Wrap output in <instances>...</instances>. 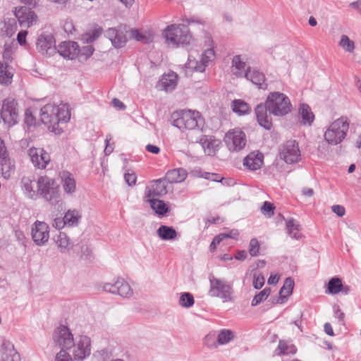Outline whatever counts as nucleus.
Instances as JSON below:
<instances>
[{
  "label": "nucleus",
  "mask_w": 361,
  "mask_h": 361,
  "mask_svg": "<svg viewBox=\"0 0 361 361\" xmlns=\"http://www.w3.org/2000/svg\"><path fill=\"white\" fill-rule=\"evenodd\" d=\"M292 105L285 94L279 92L269 93L264 104H259L255 108L258 123L267 130L272 127L271 115L281 117L290 112Z\"/></svg>",
  "instance_id": "1"
},
{
  "label": "nucleus",
  "mask_w": 361,
  "mask_h": 361,
  "mask_svg": "<svg viewBox=\"0 0 361 361\" xmlns=\"http://www.w3.org/2000/svg\"><path fill=\"white\" fill-rule=\"evenodd\" d=\"M70 118L71 114L67 104H61L58 106L47 104L40 109V121L51 132L57 135L63 132L59 123H67Z\"/></svg>",
  "instance_id": "2"
},
{
  "label": "nucleus",
  "mask_w": 361,
  "mask_h": 361,
  "mask_svg": "<svg viewBox=\"0 0 361 361\" xmlns=\"http://www.w3.org/2000/svg\"><path fill=\"white\" fill-rule=\"evenodd\" d=\"M171 123L181 131L185 130H202L204 125V118L200 112L192 110L173 112L171 114Z\"/></svg>",
  "instance_id": "3"
},
{
  "label": "nucleus",
  "mask_w": 361,
  "mask_h": 361,
  "mask_svg": "<svg viewBox=\"0 0 361 361\" xmlns=\"http://www.w3.org/2000/svg\"><path fill=\"white\" fill-rule=\"evenodd\" d=\"M209 289L208 294L210 297L220 298L223 302L234 301L233 283L225 279L216 278L209 275Z\"/></svg>",
  "instance_id": "4"
},
{
  "label": "nucleus",
  "mask_w": 361,
  "mask_h": 361,
  "mask_svg": "<svg viewBox=\"0 0 361 361\" xmlns=\"http://www.w3.org/2000/svg\"><path fill=\"white\" fill-rule=\"evenodd\" d=\"M163 36L168 44L173 46H186L192 40L188 27L183 24H171L163 31Z\"/></svg>",
  "instance_id": "5"
},
{
  "label": "nucleus",
  "mask_w": 361,
  "mask_h": 361,
  "mask_svg": "<svg viewBox=\"0 0 361 361\" xmlns=\"http://www.w3.org/2000/svg\"><path fill=\"white\" fill-rule=\"evenodd\" d=\"M350 121L345 116H341L333 121L324 133V140L330 145H338L347 136Z\"/></svg>",
  "instance_id": "6"
},
{
  "label": "nucleus",
  "mask_w": 361,
  "mask_h": 361,
  "mask_svg": "<svg viewBox=\"0 0 361 361\" xmlns=\"http://www.w3.org/2000/svg\"><path fill=\"white\" fill-rule=\"evenodd\" d=\"M37 195L42 196L49 202L55 201L59 197V187L54 179L47 176H41L37 180Z\"/></svg>",
  "instance_id": "7"
},
{
  "label": "nucleus",
  "mask_w": 361,
  "mask_h": 361,
  "mask_svg": "<svg viewBox=\"0 0 361 361\" xmlns=\"http://www.w3.org/2000/svg\"><path fill=\"white\" fill-rule=\"evenodd\" d=\"M72 353L74 359L82 361L90 356L91 353V340L85 335H80L73 340L71 345Z\"/></svg>",
  "instance_id": "8"
},
{
  "label": "nucleus",
  "mask_w": 361,
  "mask_h": 361,
  "mask_svg": "<svg viewBox=\"0 0 361 361\" xmlns=\"http://www.w3.org/2000/svg\"><path fill=\"white\" fill-rule=\"evenodd\" d=\"M53 340L55 344L61 348V350H68L73 345L74 338L68 326L60 325L53 334Z\"/></svg>",
  "instance_id": "9"
},
{
  "label": "nucleus",
  "mask_w": 361,
  "mask_h": 361,
  "mask_svg": "<svg viewBox=\"0 0 361 361\" xmlns=\"http://www.w3.org/2000/svg\"><path fill=\"white\" fill-rule=\"evenodd\" d=\"M17 102L13 99H6L3 102L1 117L4 122L11 127L17 123L18 119V111Z\"/></svg>",
  "instance_id": "10"
},
{
  "label": "nucleus",
  "mask_w": 361,
  "mask_h": 361,
  "mask_svg": "<svg viewBox=\"0 0 361 361\" xmlns=\"http://www.w3.org/2000/svg\"><path fill=\"white\" fill-rule=\"evenodd\" d=\"M280 157L287 164H293L300 160L301 154L298 142L288 140L280 148Z\"/></svg>",
  "instance_id": "11"
},
{
  "label": "nucleus",
  "mask_w": 361,
  "mask_h": 361,
  "mask_svg": "<svg viewBox=\"0 0 361 361\" xmlns=\"http://www.w3.org/2000/svg\"><path fill=\"white\" fill-rule=\"evenodd\" d=\"M225 142L229 150L240 151L246 145L245 133L240 129L231 130L226 134Z\"/></svg>",
  "instance_id": "12"
},
{
  "label": "nucleus",
  "mask_w": 361,
  "mask_h": 361,
  "mask_svg": "<svg viewBox=\"0 0 361 361\" xmlns=\"http://www.w3.org/2000/svg\"><path fill=\"white\" fill-rule=\"evenodd\" d=\"M214 57V50L212 48H209L202 53L200 61H197L194 57L189 55L185 66L187 68L192 69L195 71L203 72L208 66L209 62L212 61Z\"/></svg>",
  "instance_id": "13"
},
{
  "label": "nucleus",
  "mask_w": 361,
  "mask_h": 361,
  "mask_svg": "<svg viewBox=\"0 0 361 361\" xmlns=\"http://www.w3.org/2000/svg\"><path fill=\"white\" fill-rule=\"evenodd\" d=\"M103 290L123 298H130L133 294L128 283L121 278L117 279L114 283H105L103 285Z\"/></svg>",
  "instance_id": "14"
},
{
  "label": "nucleus",
  "mask_w": 361,
  "mask_h": 361,
  "mask_svg": "<svg viewBox=\"0 0 361 361\" xmlns=\"http://www.w3.org/2000/svg\"><path fill=\"white\" fill-rule=\"evenodd\" d=\"M0 170L1 176L8 179L15 170L14 162L9 157L8 152L3 140L0 138Z\"/></svg>",
  "instance_id": "15"
},
{
  "label": "nucleus",
  "mask_w": 361,
  "mask_h": 361,
  "mask_svg": "<svg viewBox=\"0 0 361 361\" xmlns=\"http://www.w3.org/2000/svg\"><path fill=\"white\" fill-rule=\"evenodd\" d=\"M27 154L34 166L39 169H45L51 161L49 154L43 148H30Z\"/></svg>",
  "instance_id": "16"
},
{
  "label": "nucleus",
  "mask_w": 361,
  "mask_h": 361,
  "mask_svg": "<svg viewBox=\"0 0 361 361\" xmlns=\"http://www.w3.org/2000/svg\"><path fill=\"white\" fill-rule=\"evenodd\" d=\"M31 234L36 245H44L49 238V227L44 221H36L32 226Z\"/></svg>",
  "instance_id": "17"
},
{
  "label": "nucleus",
  "mask_w": 361,
  "mask_h": 361,
  "mask_svg": "<svg viewBox=\"0 0 361 361\" xmlns=\"http://www.w3.org/2000/svg\"><path fill=\"white\" fill-rule=\"evenodd\" d=\"M37 49L42 55L51 56L56 52L55 39L51 34L42 33L37 40Z\"/></svg>",
  "instance_id": "18"
},
{
  "label": "nucleus",
  "mask_w": 361,
  "mask_h": 361,
  "mask_svg": "<svg viewBox=\"0 0 361 361\" xmlns=\"http://www.w3.org/2000/svg\"><path fill=\"white\" fill-rule=\"evenodd\" d=\"M167 184L165 179H157L152 181V184L147 186L145 191V197L147 200L153 198H159L167 193Z\"/></svg>",
  "instance_id": "19"
},
{
  "label": "nucleus",
  "mask_w": 361,
  "mask_h": 361,
  "mask_svg": "<svg viewBox=\"0 0 361 361\" xmlns=\"http://www.w3.org/2000/svg\"><path fill=\"white\" fill-rule=\"evenodd\" d=\"M126 33V27L121 25L117 28H109L106 35L114 47L121 48L128 41Z\"/></svg>",
  "instance_id": "20"
},
{
  "label": "nucleus",
  "mask_w": 361,
  "mask_h": 361,
  "mask_svg": "<svg viewBox=\"0 0 361 361\" xmlns=\"http://www.w3.org/2000/svg\"><path fill=\"white\" fill-rule=\"evenodd\" d=\"M0 361H20V354L9 341H4L0 345Z\"/></svg>",
  "instance_id": "21"
},
{
  "label": "nucleus",
  "mask_w": 361,
  "mask_h": 361,
  "mask_svg": "<svg viewBox=\"0 0 361 361\" xmlns=\"http://www.w3.org/2000/svg\"><path fill=\"white\" fill-rule=\"evenodd\" d=\"M57 52L64 59L73 60L79 56V45L72 41L63 42L59 45Z\"/></svg>",
  "instance_id": "22"
},
{
  "label": "nucleus",
  "mask_w": 361,
  "mask_h": 361,
  "mask_svg": "<svg viewBox=\"0 0 361 361\" xmlns=\"http://www.w3.org/2000/svg\"><path fill=\"white\" fill-rule=\"evenodd\" d=\"M264 156L259 152H252L243 159V165L250 171H256L263 164Z\"/></svg>",
  "instance_id": "23"
},
{
  "label": "nucleus",
  "mask_w": 361,
  "mask_h": 361,
  "mask_svg": "<svg viewBox=\"0 0 361 361\" xmlns=\"http://www.w3.org/2000/svg\"><path fill=\"white\" fill-rule=\"evenodd\" d=\"M16 16L22 27H29L32 25L37 19V16L34 11L27 10L26 8L19 10L16 13Z\"/></svg>",
  "instance_id": "24"
},
{
  "label": "nucleus",
  "mask_w": 361,
  "mask_h": 361,
  "mask_svg": "<svg viewBox=\"0 0 361 361\" xmlns=\"http://www.w3.org/2000/svg\"><path fill=\"white\" fill-rule=\"evenodd\" d=\"M63 191L67 195H72L76 190V182L73 176L68 171H63L61 176Z\"/></svg>",
  "instance_id": "25"
},
{
  "label": "nucleus",
  "mask_w": 361,
  "mask_h": 361,
  "mask_svg": "<svg viewBox=\"0 0 361 361\" xmlns=\"http://www.w3.org/2000/svg\"><path fill=\"white\" fill-rule=\"evenodd\" d=\"M294 281L292 278L288 277L285 279L283 286L279 290V296L276 301L277 304L284 303L288 298L292 294L294 288Z\"/></svg>",
  "instance_id": "26"
},
{
  "label": "nucleus",
  "mask_w": 361,
  "mask_h": 361,
  "mask_svg": "<svg viewBox=\"0 0 361 361\" xmlns=\"http://www.w3.org/2000/svg\"><path fill=\"white\" fill-rule=\"evenodd\" d=\"M245 78L250 80L253 84L256 85L260 89H266L267 83L265 82V76L263 73L256 69H250L248 67V71L245 74Z\"/></svg>",
  "instance_id": "27"
},
{
  "label": "nucleus",
  "mask_w": 361,
  "mask_h": 361,
  "mask_svg": "<svg viewBox=\"0 0 361 361\" xmlns=\"http://www.w3.org/2000/svg\"><path fill=\"white\" fill-rule=\"evenodd\" d=\"M54 241L61 253H68L73 247V243L67 234L63 232H60L54 238Z\"/></svg>",
  "instance_id": "28"
},
{
  "label": "nucleus",
  "mask_w": 361,
  "mask_h": 361,
  "mask_svg": "<svg viewBox=\"0 0 361 361\" xmlns=\"http://www.w3.org/2000/svg\"><path fill=\"white\" fill-rule=\"evenodd\" d=\"M177 83L178 75L173 71L164 74L160 80V85L162 89L166 92L174 90Z\"/></svg>",
  "instance_id": "29"
},
{
  "label": "nucleus",
  "mask_w": 361,
  "mask_h": 361,
  "mask_svg": "<svg viewBox=\"0 0 361 361\" xmlns=\"http://www.w3.org/2000/svg\"><path fill=\"white\" fill-rule=\"evenodd\" d=\"M199 142L204 149V152L208 155H212L215 153L219 141L214 139L213 136L201 135Z\"/></svg>",
  "instance_id": "30"
},
{
  "label": "nucleus",
  "mask_w": 361,
  "mask_h": 361,
  "mask_svg": "<svg viewBox=\"0 0 361 361\" xmlns=\"http://www.w3.org/2000/svg\"><path fill=\"white\" fill-rule=\"evenodd\" d=\"M188 173L183 168L174 169L167 171L165 180L169 183H181L187 178Z\"/></svg>",
  "instance_id": "31"
},
{
  "label": "nucleus",
  "mask_w": 361,
  "mask_h": 361,
  "mask_svg": "<svg viewBox=\"0 0 361 361\" xmlns=\"http://www.w3.org/2000/svg\"><path fill=\"white\" fill-rule=\"evenodd\" d=\"M232 72L237 77H245L248 71L245 62L241 60L240 55H235L232 59Z\"/></svg>",
  "instance_id": "32"
},
{
  "label": "nucleus",
  "mask_w": 361,
  "mask_h": 361,
  "mask_svg": "<svg viewBox=\"0 0 361 361\" xmlns=\"http://www.w3.org/2000/svg\"><path fill=\"white\" fill-rule=\"evenodd\" d=\"M299 116L301 118L300 123L304 126H311L314 120V115L310 107L306 104H302L299 108Z\"/></svg>",
  "instance_id": "33"
},
{
  "label": "nucleus",
  "mask_w": 361,
  "mask_h": 361,
  "mask_svg": "<svg viewBox=\"0 0 361 361\" xmlns=\"http://www.w3.org/2000/svg\"><path fill=\"white\" fill-rule=\"evenodd\" d=\"M158 236L164 240H173L177 238V232L172 226L161 225L157 229Z\"/></svg>",
  "instance_id": "34"
},
{
  "label": "nucleus",
  "mask_w": 361,
  "mask_h": 361,
  "mask_svg": "<svg viewBox=\"0 0 361 361\" xmlns=\"http://www.w3.org/2000/svg\"><path fill=\"white\" fill-rule=\"evenodd\" d=\"M231 109L238 116L249 114L251 111L250 106L242 99H234L231 102Z\"/></svg>",
  "instance_id": "35"
},
{
  "label": "nucleus",
  "mask_w": 361,
  "mask_h": 361,
  "mask_svg": "<svg viewBox=\"0 0 361 361\" xmlns=\"http://www.w3.org/2000/svg\"><path fill=\"white\" fill-rule=\"evenodd\" d=\"M13 76L12 68L6 63L0 62V84L8 85L12 82Z\"/></svg>",
  "instance_id": "36"
},
{
  "label": "nucleus",
  "mask_w": 361,
  "mask_h": 361,
  "mask_svg": "<svg viewBox=\"0 0 361 361\" xmlns=\"http://www.w3.org/2000/svg\"><path fill=\"white\" fill-rule=\"evenodd\" d=\"M238 235V232L236 230H232L228 233H221L219 235H216L212 242L209 245V250L211 252H214L217 245H219L221 241L226 238H235Z\"/></svg>",
  "instance_id": "37"
},
{
  "label": "nucleus",
  "mask_w": 361,
  "mask_h": 361,
  "mask_svg": "<svg viewBox=\"0 0 361 361\" xmlns=\"http://www.w3.org/2000/svg\"><path fill=\"white\" fill-rule=\"evenodd\" d=\"M286 225L288 234L293 239H300L301 237L300 233V224L298 221L293 219H290L286 221Z\"/></svg>",
  "instance_id": "38"
},
{
  "label": "nucleus",
  "mask_w": 361,
  "mask_h": 361,
  "mask_svg": "<svg viewBox=\"0 0 361 361\" xmlns=\"http://www.w3.org/2000/svg\"><path fill=\"white\" fill-rule=\"evenodd\" d=\"M151 208L160 216H164L169 212V207L163 200H158V198H153L147 200Z\"/></svg>",
  "instance_id": "39"
},
{
  "label": "nucleus",
  "mask_w": 361,
  "mask_h": 361,
  "mask_svg": "<svg viewBox=\"0 0 361 361\" xmlns=\"http://www.w3.org/2000/svg\"><path fill=\"white\" fill-rule=\"evenodd\" d=\"M81 214L78 210H68L65 215V222L68 226H75L78 224Z\"/></svg>",
  "instance_id": "40"
},
{
  "label": "nucleus",
  "mask_w": 361,
  "mask_h": 361,
  "mask_svg": "<svg viewBox=\"0 0 361 361\" xmlns=\"http://www.w3.org/2000/svg\"><path fill=\"white\" fill-rule=\"evenodd\" d=\"M21 188L26 196L35 199L37 196V192L34 190L32 180L27 177L21 179Z\"/></svg>",
  "instance_id": "41"
},
{
  "label": "nucleus",
  "mask_w": 361,
  "mask_h": 361,
  "mask_svg": "<svg viewBox=\"0 0 361 361\" xmlns=\"http://www.w3.org/2000/svg\"><path fill=\"white\" fill-rule=\"evenodd\" d=\"M342 288L343 284L341 280L337 277H334L328 282L326 293L335 295L341 291Z\"/></svg>",
  "instance_id": "42"
},
{
  "label": "nucleus",
  "mask_w": 361,
  "mask_h": 361,
  "mask_svg": "<svg viewBox=\"0 0 361 361\" xmlns=\"http://www.w3.org/2000/svg\"><path fill=\"white\" fill-rule=\"evenodd\" d=\"M276 350H279V353H277L276 354L280 355L295 354L296 353L297 349L294 345L288 344L284 341H280Z\"/></svg>",
  "instance_id": "43"
},
{
  "label": "nucleus",
  "mask_w": 361,
  "mask_h": 361,
  "mask_svg": "<svg viewBox=\"0 0 361 361\" xmlns=\"http://www.w3.org/2000/svg\"><path fill=\"white\" fill-rule=\"evenodd\" d=\"M271 293V290L269 288H265L262 290H261L259 293L255 295L251 302V305L255 307L260 304L262 302L267 300L269 295Z\"/></svg>",
  "instance_id": "44"
},
{
  "label": "nucleus",
  "mask_w": 361,
  "mask_h": 361,
  "mask_svg": "<svg viewBox=\"0 0 361 361\" xmlns=\"http://www.w3.org/2000/svg\"><path fill=\"white\" fill-rule=\"evenodd\" d=\"M234 337L233 332L229 329H222L219 335L217 341L219 344L224 345L229 343Z\"/></svg>",
  "instance_id": "45"
},
{
  "label": "nucleus",
  "mask_w": 361,
  "mask_h": 361,
  "mask_svg": "<svg viewBox=\"0 0 361 361\" xmlns=\"http://www.w3.org/2000/svg\"><path fill=\"white\" fill-rule=\"evenodd\" d=\"M339 45L347 52L352 53L355 49V43L347 35H342Z\"/></svg>",
  "instance_id": "46"
},
{
  "label": "nucleus",
  "mask_w": 361,
  "mask_h": 361,
  "mask_svg": "<svg viewBox=\"0 0 361 361\" xmlns=\"http://www.w3.org/2000/svg\"><path fill=\"white\" fill-rule=\"evenodd\" d=\"M195 302L193 295L190 293H183L180 295L179 304L184 307H190Z\"/></svg>",
  "instance_id": "47"
},
{
  "label": "nucleus",
  "mask_w": 361,
  "mask_h": 361,
  "mask_svg": "<svg viewBox=\"0 0 361 361\" xmlns=\"http://www.w3.org/2000/svg\"><path fill=\"white\" fill-rule=\"evenodd\" d=\"M249 254L252 257H257L259 255V243L257 238H252L249 243Z\"/></svg>",
  "instance_id": "48"
},
{
  "label": "nucleus",
  "mask_w": 361,
  "mask_h": 361,
  "mask_svg": "<svg viewBox=\"0 0 361 361\" xmlns=\"http://www.w3.org/2000/svg\"><path fill=\"white\" fill-rule=\"evenodd\" d=\"M24 122L28 127L35 126L37 123L36 118L33 116L30 109H26L25 112Z\"/></svg>",
  "instance_id": "49"
},
{
  "label": "nucleus",
  "mask_w": 361,
  "mask_h": 361,
  "mask_svg": "<svg viewBox=\"0 0 361 361\" xmlns=\"http://www.w3.org/2000/svg\"><path fill=\"white\" fill-rule=\"evenodd\" d=\"M94 50V49L92 45H86L80 49L78 56L83 58L84 60H87L93 54Z\"/></svg>",
  "instance_id": "50"
},
{
  "label": "nucleus",
  "mask_w": 361,
  "mask_h": 361,
  "mask_svg": "<svg viewBox=\"0 0 361 361\" xmlns=\"http://www.w3.org/2000/svg\"><path fill=\"white\" fill-rule=\"evenodd\" d=\"M274 204L269 202L265 201L263 203L262 207H261L262 212L264 214L271 217L274 214Z\"/></svg>",
  "instance_id": "51"
},
{
  "label": "nucleus",
  "mask_w": 361,
  "mask_h": 361,
  "mask_svg": "<svg viewBox=\"0 0 361 361\" xmlns=\"http://www.w3.org/2000/svg\"><path fill=\"white\" fill-rule=\"evenodd\" d=\"M130 37L135 39L137 42H147L148 41V37L141 32H140L137 30L132 29L130 30Z\"/></svg>",
  "instance_id": "52"
},
{
  "label": "nucleus",
  "mask_w": 361,
  "mask_h": 361,
  "mask_svg": "<svg viewBox=\"0 0 361 361\" xmlns=\"http://www.w3.org/2000/svg\"><path fill=\"white\" fill-rule=\"evenodd\" d=\"M182 22L186 23L188 25H192V24H198V25H204V22L202 19L197 16H183L181 18Z\"/></svg>",
  "instance_id": "53"
},
{
  "label": "nucleus",
  "mask_w": 361,
  "mask_h": 361,
  "mask_svg": "<svg viewBox=\"0 0 361 361\" xmlns=\"http://www.w3.org/2000/svg\"><path fill=\"white\" fill-rule=\"evenodd\" d=\"M124 179H125L126 183L129 186H132L135 184L137 177H136L135 173L133 171L128 170L124 174Z\"/></svg>",
  "instance_id": "54"
},
{
  "label": "nucleus",
  "mask_w": 361,
  "mask_h": 361,
  "mask_svg": "<svg viewBox=\"0 0 361 361\" xmlns=\"http://www.w3.org/2000/svg\"><path fill=\"white\" fill-rule=\"evenodd\" d=\"M264 277L262 274H254L253 276V287L255 289H260L264 284Z\"/></svg>",
  "instance_id": "55"
},
{
  "label": "nucleus",
  "mask_w": 361,
  "mask_h": 361,
  "mask_svg": "<svg viewBox=\"0 0 361 361\" xmlns=\"http://www.w3.org/2000/svg\"><path fill=\"white\" fill-rule=\"evenodd\" d=\"M56 361H73V360L66 350H61L56 354Z\"/></svg>",
  "instance_id": "56"
},
{
  "label": "nucleus",
  "mask_w": 361,
  "mask_h": 361,
  "mask_svg": "<svg viewBox=\"0 0 361 361\" xmlns=\"http://www.w3.org/2000/svg\"><path fill=\"white\" fill-rule=\"evenodd\" d=\"M349 139L355 143V146L357 147V148H360L361 147V128H357V135L356 137L350 135V137H349Z\"/></svg>",
  "instance_id": "57"
},
{
  "label": "nucleus",
  "mask_w": 361,
  "mask_h": 361,
  "mask_svg": "<svg viewBox=\"0 0 361 361\" xmlns=\"http://www.w3.org/2000/svg\"><path fill=\"white\" fill-rule=\"evenodd\" d=\"M331 210L334 213L336 214L339 217H342L345 215V209L342 205L336 204L331 207Z\"/></svg>",
  "instance_id": "58"
},
{
  "label": "nucleus",
  "mask_w": 361,
  "mask_h": 361,
  "mask_svg": "<svg viewBox=\"0 0 361 361\" xmlns=\"http://www.w3.org/2000/svg\"><path fill=\"white\" fill-rule=\"evenodd\" d=\"M65 219L63 218H55L52 222V226L57 228L61 229L66 226Z\"/></svg>",
  "instance_id": "59"
},
{
  "label": "nucleus",
  "mask_w": 361,
  "mask_h": 361,
  "mask_svg": "<svg viewBox=\"0 0 361 361\" xmlns=\"http://www.w3.org/2000/svg\"><path fill=\"white\" fill-rule=\"evenodd\" d=\"M111 138H112V137L111 135H107L106 136V139H105L106 146H105V149L104 151L106 155H109L114 150V147L112 146H111L109 144V142L111 140Z\"/></svg>",
  "instance_id": "60"
},
{
  "label": "nucleus",
  "mask_w": 361,
  "mask_h": 361,
  "mask_svg": "<svg viewBox=\"0 0 361 361\" xmlns=\"http://www.w3.org/2000/svg\"><path fill=\"white\" fill-rule=\"evenodd\" d=\"M27 35V31L21 30L18 33L17 40L20 45H24L26 43V36Z\"/></svg>",
  "instance_id": "61"
},
{
  "label": "nucleus",
  "mask_w": 361,
  "mask_h": 361,
  "mask_svg": "<svg viewBox=\"0 0 361 361\" xmlns=\"http://www.w3.org/2000/svg\"><path fill=\"white\" fill-rule=\"evenodd\" d=\"M102 34V29H96L93 30L92 34L88 35L86 40L89 42H93Z\"/></svg>",
  "instance_id": "62"
},
{
  "label": "nucleus",
  "mask_w": 361,
  "mask_h": 361,
  "mask_svg": "<svg viewBox=\"0 0 361 361\" xmlns=\"http://www.w3.org/2000/svg\"><path fill=\"white\" fill-rule=\"evenodd\" d=\"M3 58L7 62L12 59V51L9 47L5 46L3 51Z\"/></svg>",
  "instance_id": "63"
},
{
  "label": "nucleus",
  "mask_w": 361,
  "mask_h": 361,
  "mask_svg": "<svg viewBox=\"0 0 361 361\" xmlns=\"http://www.w3.org/2000/svg\"><path fill=\"white\" fill-rule=\"evenodd\" d=\"M112 104L118 110H124L126 109V105L117 98L113 99Z\"/></svg>",
  "instance_id": "64"
}]
</instances>
